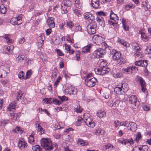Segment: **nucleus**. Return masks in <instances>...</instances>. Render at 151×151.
Segmentation results:
<instances>
[{
	"mask_svg": "<svg viewBox=\"0 0 151 151\" xmlns=\"http://www.w3.org/2000/svg\"><path fill=\"white\" fill-rule=\"evenodd\" d=\"M41 145L46 150H49L53 149L52 142L50 139L42 138L41 141Z\"/></svg>",
	"mask_w": 151,
	"mask_h": 151,
	"instance_id": "obj_1",
	"label": "nucleus"
},
{
	"mask_svg": "<svg viewBox=\"0 0 151 151\" xmlns=\"http://www.w3.org/2000/svg\"><path fill=\"white\" fill-rule=\"evenodd\" d=\"M105 45V44H104ZM106 45H105V49L101 48H99L95 51L94 52V55L97 58H99L102 57L106 53V52L108 50H109L111 48V47L107 45L106 44Z\"/></svg>",
	"mask_w": 151,
	"mask_h": 151,
	"instance_id": "obj_2",
	"label": "nucleus"
},
{
	"mask_svg": "<svg viewBox=\"0 0 151 151\" xmlns=\"http://www.w3.org/2000/svg\"><path fill=\"white\" fill-rule=\"evenodd\" d=\"M97 17L96 18L97 22L99 25L103 27L105 26L104 21L102 16L105 17L106 16V13L101 11L98 12L96 13Z\"/></svg>",
	"mask_w": 151,
	"mask_h": 151,
	"instance_id": "obj_3",
	"label": "nucleus"
},
{
	"mask_svg": "<svg viewBox=\"0 0 151 151\" xmlns=\"http://www.w3.org/2000/svg\"><path fill=\"white\" fill-rule=\"evenodd\" d=\"M129 99V101L132 107L134 109L137 108L140 104V103L137 100L136 96L135 95H132Z\"/></svg>",
	"mask_w": 151,
	"mask_h": 151,
	"instance_id": "obj_4",
	"label": "nucleus"
},
{
	"mask_svg": "<svg viewBox=\"0 0 151 151\" xmlns=\"http://www.w3.org/2000/svg\"><path fill=\"white\" fill-rule=\"evenodd\" d=\"M127 86L124 84H122L121 88L116 87L114 89V91L118 95L122 94L125 93V92L127 91Z\"/></svg>",
	"mask_w": 151,
	"mask_h": 151,
	"instance_id": "obj_5",
	"label": "nucleus"
},
{
	"mask_svg": "<svg viewBox=\"0 0 151 151\" xmlns=\"http://www.w3.org/2000/svg\"><path fill=\"white\" fill-rule=\"evenodd\" d=\"M22 15L20 14L17 17L12 18L10 20V22L14 25L20 24L22 22Z\"/></svg>",
	"mask_w": 151,
	"mask_h": 151,
	"instance_id": "obj_6",
	"label": "nucleus"
},
{
	"mask_svg": "<svg viewBox=\"0 0 151 151\" xmlns=\"http://www.w3.org/2000/svg\"><path fill=\"white\" fill-rule=\"evenodd\" d=\"M97 24L95 23H91L87 26V30L88 33L90 35H93L96 33Z\"/></svg>",
	"mask_w": 151,
	"mask_h": 151,
	"instance_id": "obj_7",
	"label": "nucleus"
},
{
	"mask_svg": "<svg viewBox=\"0 0 151 151\" xmlns=\"http://www.w3.org/2000/svg\"><path fill=\"white\" fill-rule=\"evenodd\" d=\"M96 79L94 77L91 79L86 78L85 81L86 85L88 87L94 86L97 82Z\"/></svg>",
	"mask_w": 151,
	"mask_h": 151,
	"instance_id": "obj_8",
	"label": "nucleus"
},
{
	"mask_svg": "<svg viewBox=\"0 0 151 151\" xmlns=\"http://www.w3.org/2000/svg\"><path fill=\"white\" fill-rule=\"evenodd\" d=\"M64 91L65 94H75L77 92V89L72 86L69 85L65 89Z\"/></svg>",
	"mask_w": 151,
	"mask_h": 151,
	"instance_id": "obj_9",
	"label": "nucleus"
},
{
	"mask_svg": "<svg viewBox=\"0 0 151 151\" xmlns=\"http://www.w3.org/2000/svg\"><path fill=\"white\" fill-rule=\"evenodd\" d=\"M93 41L98 45H100L103 42V38L100 36L94 35L92 37Z\"/></svg>",
	"mask_w": 151,
	"mask_h": 151,
	"instance_id": "obj_10",
	"label": "nucleus"
},
{
	"mask_svg": "<svg viewBox=\"0 0 151 151\" xmlns=\"http://www.w3.org/2000/svg\"><path fill=\"white\" fill-rule=\"evenodd\" d=\"M83 15L85 19H87L90 22H93L95 20L94 15L90 12H86Z\"/></svg>",
	"mask_w": 151,
	"mask_h": 151,
	"instance_id": "obj_11",
	"label": "nucleus"
},
{
	"mask_svg": "<svg viewBox=\"0 0 151 151\" xmlns=\"http://www.w3.org/2000/svg\"><path fill=\"white\" fill-rule=\"evenodd\" d=\"M18 147L20 148L24 149L27 146V142L23 138H19L18 143Z\"/></svg>",
	"mask_w": 151,
	"mask_h": 151,
	"instance_id": "obj_12",
	"label": "nucleus"
},
{
	"mask_svg": "<svg viewBox=\"0 0 151 151\" xmlns=\"http://www.w3.org/2000/svg\"><path fill=\"white\" fill-rule=\"evenodd\" d=\"M134 64L136 65L144 67H146L148 65L147 61L146 60L136 61L135 62Z\"/></svg>",
	"mask_w": 151,
	"mask_h": 151,
	"instance_id": "obj_13",
	"label": "nucleus"
},
{
	"mask_svg": "<svg viewBox=\"0 0 151 151\" xmlns=\"http://www.w3.org/2000/svg\"><path fill=\"white\" fill-rule=\"evenodd\" d=\"M46 22L50 28H53L55 27V23L53 17H49L47 19Z\"/></svg>",
	"mask_w": 151,
	"mask_h": 151,
	"instance_id": "obj_14",
	"label": "nucleus"
},
{
	"mask_svg": "<svg viewBox=\"0 0 151 151\" xmlns=\"http://www.w3.org/2000/svg\"><path fill=\"white\" fill-rule=\"evenodd\" d=\"M86 121H84L88 127L93 128L95 126L94 122H93L90 118H85Z\"/></svg>",
	"mask_w": 151,
	"mask_h": 151,
	"instance_id": "obj_15",
	"label": "nucleus"
},
{
	"mask_svg": "<svg viewBox=\"0 0 151 151\" xmlns=\"http://www.w3.org/2000/svg\"><path fill=\"white\" fill-rule=\"evenodd\" d=\"M139 81L140 84L141 85L142 88V91L145 92L146 90V85L145 81L141 77L139 78Z\"/></svg>",
	"mask_w": 151,
	"mask_h": 151,
	"instance_id": "obj_16",
	"label": "nucleus"
},
{
	"mask_svg": "<svg viewBox=\"0 0 151 151\" xmlns=\"http://www.w3.org/2000/svg\"><path fill=\"white\" fill-rule=\"evenodd\" d=\"M38 46L42 47L44 41L45 40V37L44 34H41L40 36H38Z\"/></svg>",
	"mask_w": 151,
	"mask_h": 151,
	"instance_id": "obj_17",
	"label": "nucleus"
},
{
	"mask_svg": "<svg viewBox=\"0 0 151 151\" xmlns=\"http://www.w3.org/2000/svg\"><path fill=\"white\" fill-rule=\"evenodd\" d=\"M91 5L93 8H98L99 6V0H91Z\"/></svg>",
	"mask_w": 151,
	"mask_h": 151,
	"instance_id": "obj_18",
	"label": "nucleus"
},
{
	"mask_svg": "<svg viewBox=\"0 0 151 151\" xmlns=\"http://www.w3.org/2000/svg\"><path fill=\"white\" fill-rule=\"evenodd\" d=\"M99 68H100L106 67V60L103 59L99 60L98 62Z\"/></svg>",
	"mask_w": 151,
	"mask_h": 151,
	"instance_id": "obj_19",
	"label": "nucleus"
},
{
	"mask_svg": "<svg viewBox=\"0 0 151 151\" xmlns=\"http://www.w3.org/2000/svg\"><path fill=\"white\" fill-rule=\"evenodd\" d=\"M98 117L100 118H102L106 116V112L103 110H98L96 113Z\"/></svg>",
	"mask_w": 151,
	"mask_h": 151,
	"instance_id": "obj_20",
	"label": "nucleus"
},
{
	"mask_svg": "<svg viewBox=\"0 0 151 151\" xmlns=\"http://www.w3.org/2000/svg\"><path fill=\"white\" fill-rule=\"evenodd\" d=\"M129 127H130V130L133 132L135 131L137 128L136 123L133 122H131L130 123Z\"/></svg>",
	"mask_w": 151,
	"mask_h": 151,
	"instance_id": "obj_21",
	"label": "nucleus"
},
{
	"mask_svg": "<svg viewBox=\"0 0 151 151\" xmlns=\"http://www.w3.org/2000/svg\"><path fill=\"white\" fill-rule=\"evenodd\" d=\"M110 17L111 19L115 22L119 19L117 15L114 14L112 11L111 12Z\"/></svg>",
	"mask_w": 151,
	"mask_h": 151,
	"instance_id": "obj_22",
	"label": "nucleus"
},
{
	"mask_svg": "<svg viewBox=\"0 0 151 151\" xmlns=\"http://www.w3.org/2000/svg\"><path fill=\"white\" fill-rule=\"evenodd\" d=\"M121 56V53L119 52H117L115 54L112 56V59L113 60H118L119 59Z\"/></svg>",
	"mask_w": 151,
	"mask_h": 151,
	"instance_id": "obj_23",
	"label": "nucleus"
},
{
	"mask_svg": "<svg viewBox=\"0 0 151 151\" xmlns=\"http://www.w3.org/2000/svg\"><path fill=\"white\" fill-rule=\"evenodd\" d=\"M75 5L76 7L80 9L82 6L83 4L82 0H76L75 2Z\"/></svg>",
	"mask_w": 151,
	"mask_h": 151,
	"instance_id": "obj_24",
	"label": "nucleus"
},
{
	"mask_svg": "<svg viewBox=\"0 0 151 151\" xmlns=\"http://www.w3.org/2000/svg\"><path fill=\"white\" fill-rule=\"evenodd\" d=\"M63 5L67 6L68 9H70L71 3L69 0H64L62 4Z\"/></svg>",
	"mask_w": 151,
	"mask_h": 151,
	"instance_id": "obj_25",
	"label": "nucleus"
},
{
	"mask_svg": "<svg viewBox=\"0 0 151 151\" xmlns=\"http://www.w3.org/2000/svg\"><path fill=\"white\" fill-rule=\"evenodd\" d=\"M91 47V45L89 44L86 46H85L84 47L82 48V50L83 52H89L90 49Z\"/></svg>",
	"mask_w": 151,
	"mask_h": 151,
	"instance_id": "obj_26",
	"label": "nucleus"
},
{
	"mask_svg": "<svg viewBox=\"0 0 151 151\" xmlns=\"http://www.w3.org/2000/svg\"><path fill=\"white\" fill-rule=\"evenodd\" d=\"M77 144L81 146H85L88 145V143L87 142H85L82 139H79L77 142Z\"/></svg>",
	"mask_w": 151,
	"mask_h": 151,
	"instance_id": "obj_27",
	"label": "nucleus"
},
{
	"mask_svg": "<svg viewBox=\"0 0 151 151\" xmlns=\"http://www.w3.org/2000/svg\"><path fill=\"white\" fill-rule=\"evenodd\" d=\"M16 103V102L14 101L12 102L10 104L8 107H7V109L10 111L12 109H14L15 107V104Z\"/></svg>",
	"mask_w": 151,
	"mask_h": 151,
	"instance_id": "obj_28",
	"label": "nucleus"
},
{
	"mask_svg": "<svg viewBox=\"0 0 151 151\" xmlns=\"http://www.w3.org/2000/svg\"><path fill=\"white\" fill-rule=\"evenodd\" d=\"M23 92L21 90H19L17 92L16 100H15L16 102L19 101V99H21V97L23 95Z\"/></svg>",
	"mask_w": 151,
	"mask_h": 151,
	"instance_id": "obj_29",
	"label": "nucleus"
},
{
	"mask_svg": "<svg viewBox=\"0 0 151 151\" xmlns=\"http://www.w3.org/2000/svg\"><path fill=\"white\" fill-rule=\"evenodd\" d=\"M61 9L62 10V14H65L67 13L68 10L70 9H68L67 6H65L62 4L61 5Z\"/></svg>",
	"mask_w": 151,
	"mask_h": 151,
	"instance_id": "obj_30",
	"label": "nucleus"
},
{
	"mask_svg": "<svg viewBox=\"0 0 151 151\" xmlns=\"http://www.w3.org/2000/svg\"><path fill=\"white\" fill-rule=\"evenodd\" d=\"M101 69L102 75L108 73L110 70V69L108 68H107L106 67H103V68H102Z\"/></svg>",
	"mask_w": 151,
	"mask_h": 151,
	"instance_id": "obj_31",
	"label": "nucleus"
},
{
	"mask_svg": "<svg viewBox=\"0 0 151 151\" xmlns=\"http://www.w3.org/2000/svg\"><path fill=\"white\" fill-rule=\"evenodd\" d=\"M118 42L126 47H128L129 46V44L128 43H127V42L123 40L119 39L118 40Z\"/></svg>",
	"mask_w": 151,
	"mask_h": 151,
	"instance_id": "obj_32",
	"label": "nucleus"
},
{
	"mask_svg": "<svg viewBox=\"0 0 151 151\" xmlns=\"http://www.w3.org/2000/svg\"><path fill=\"white\" fill-rule=\"evenodd\" d=\"M6 12V8L3 5H0V12L1 14H4Z\"/></svg>",
	"mask_w": 151,
	"mask_h": 151,
	"instance_id": "obj_33",
	"label": "nucleus"
},
{
	"mask_svg": "<svg viewBox=\"0 0 151 151\" xmlns=\"http://www.w3.org/2000/svg\"><path fill=\"white\" fill-rule=\"evenodd\" d=\"M58 71L56 69H54L52 72L51 78L52 79H55L57 75Z\"/></svg>",
	"mask_w": 151,
	"mask_h": 151,
	"instance_id": "obj_34",
	"label": "nucleus"
},
{
	"mask_svg": "<svg viewBox=\"0 0 151 151\" xmlns=\"http://www.w3.org/2000/svg\"><path fill=\"white\" fill-rule=\"evenodd\" d=\"M14 46L12 45H11L9 46H8L7 47H6V48L5 49L6 51H7L6 52V53H8L9 52H10V51L12 50L13 49Z\"/></svg>",
	"mask_w": 151,
	"mask_h": 151,
	"instance_id": "obj_35",
	"label": "nucleus"
},
{
	"mask_svg": "<svg viewBox=\"0 0 151 151\" xmlns=\"http://www.w3.org/2000/svg\"><path fill=\"white\" fill-rule=\"evenodd\" d=\"M120 103L118 99L116 100L115 101L113 102L112 104H110V106H112L114 107H117Z\"/></svg>",
	"mask_w": 151,
	"mask_h": 151,
	"instance_id": "obj_36",
	"label": "nucleus"
},
{
	"mask_svg": "<svg viewBox=\"0 0 151 151\" xmlns=\"http://www.w3.org/2000/svg\"><path fill=\"white\" fill-rule=\"evenodd\" d=\"M24 56L23 55H20L16 58V60L18 62H22L24 59Z\"/></svg>",
	"mask_w": 151,
	"mask_h": 151,
	"instance_id": "obj_37",
	"label": "nucleus"
},
{
	"mask_svg": "<svg viewBox=\"0 0 151 151\" xmlns=\"http://www.w3.org/2000/svg\"><path fill=\"white\" fill-rule=\"evenodd\" d=\"M32 74V70H28L26 73V76L25 78V79H27L29 78Z\"/></svg>",
	"mask_w": 151,
	"mask_h": 151,
	"instance_id": "obj_38",
	"label": "nucleus"
},
{
	"mask_svg": "<svg viewBox=\"0 0 151 151\" xmlns=\"http://www.w3.org/2000/svg\"><path fill=\"white\" fill-rule=\"evenodd\" d=\"M134 56L135 58H142L143 56V55L141 53L138 51H137L134 54Z\"/></svg>",
	"mask_w": 151,
	"mask_h": 151,
	"instance_id": "obj_39",
	"label": "nucleus"
},
{
	"mask_svg": "<svg viewBox=\"0 0 151 151\" xmlns=\"http://www.w3.org/2000/svg\"><path fill=\"white\" fill-rule=\"evenodd\" d=\"M129 68L130 73H133L134 70H138V68L135 66H129Z\"/></svg>",
	"mask_w": 151,
	"mask_h": 151,
	"instance_id": "obj_40",
	"label": "nucleus"
},
{
	"mask_svg": "<svg viewBox=\"0 0 151 151\" xmlns=\"http://www.w3.org/2000/svg\"><path fill=\"white\" fill-rule=\"evenodd\" d=\"M24 75V73L23 71H21L18 75V77L20 79H25Z\"/></svg>",
	"mask_w": 151,
	"mask_h": 151,
	"instance_id": "obj_41",
	"label": "nucleus"
},
{
	"mask_svg": "<svg viewBox=\"0 0 151 151\" xmlns=\"http://www.w3.org/2000/svg\"><path fill=\"white\" fill-rule=\"evenodd\" d=\"M38 132H39V134L40 135H42L45 132V131L39 124H38Z\"/></svg>",
	"mask_w": 151,
	"mask_h": 151,
	"instance_id": "obj_42",
	"label": "nucleus"
},
{
	"mask_svg": "<svg viewBox=\"0 0 151 151\" xmlns=\"http://www.w3.org/2000/svg\"><path fill=\"white\" fill-rule=\"evenodd\" d=\"M28 141L31 144H34V139L33 136L31 135L28 137Z\"/></svg>",
	"mask_w": 151,
	"mask_h": 151,
	"instance_id": "obj_43",
	"label": "nucleus"
},
{
	"mask_svg": "<svg viewBox=\"0 0 151 151\" xmlns=\"http://www.w3.org/2000/svg\"><path fill=\"white\" fill-rule=\"evenodd\" d=\"M110 93L109 91L105 92L103 94V96L104 98L108 99L109 97Z\"/></svg>",
	"mask_w": 151,
	"mask_h": 151,
	"instance_id": "obj_44",
	"label": "nucleus"
},
{
	"mask_svg": "<svg viewBox=\"0 0 151 151\" xmlns=\"http://www.w3.org/2000/svg\"><path fill=\"white\" fill-rule=\"evenodd\" d=\"M52 102L54 104H57L58 105H60L62 102L56 99H53Z\"/></svg>",
	"mask_w": 151,
	"mask_h": 151,
	"instance_id": "obj_45",
	"label": "nucleus"
},
{
	"mask_svg": "<svg viewBox=\"0 0 151 151\" xmlns=\"http://www.w3.org/2000/svg\"><path fill=\"white\" fill-rule=\"evenodd\" d=\"M122 76V73L120 72L117 73L113 74V76L115 78H120Z\"/></svg>",
	"mask_w": 151,
	"mask_h": 151,
	"instance_id": "obj_46",
	"label": "nucleus"
},
{
	"mask_svg": "<svg viewBox=\"0 0 151 151\" xmlns=\"http://www.w3.org/2000/svg\"><path fill=\"white\" fill-rule=\"evenodd\" d=\"M40 58L41 59L42 61L44 62L46 60V57L45 54L44 53H41L40 54Z\"/></svg>",
	"mask_w": 151,
	"mask_h": 151,
	"instance_id": "obj_47",
	"label": "nucleus"
},
{
	"mask_svg": "<svg viewBox=\"0 0 151 151\" xmlns=\"http://www.w3.org/2000/svg\"><path fill=\"white\" fill-rule=\"evenodd\" d=\"M66 26L71 29L74 26V24L72 22H68L66 23Z\"/></svg>",
	"mask_w": 151,
	"mask_h": 151,
	"instance_id": "obj_48",
	"label": "nucleus"
},
{
	"mask_svg": "<svg viewBox=\"0 0 151 151\" xmlns=\"http://www.w3.org/2000/svg\"><path fill=\"white\" fill-rule=\"evenodd\" d=\"M118 142L121 144H124V145H126L127 143L129 142L128 139H123V140H119Z\"/></svg>",
	"mask_w": 151,
	"mask_h": 151,
	"instance_id": "obj_49",
	"label": "nucleus"
},
{
	"mask_svg": "<svg viewBox=\"0 0 151 151\" xmlns=\"http://www.w3.org/2000/svg\"><path fill=\"white\" fill-rule=\"evenodd\" d=\"M13 131L17 133H22V130L18 127H16Z\"/></svg>",
	"mask_w": 151,
	"mask_h": 151,
	"instance_id": "obj_50",
	"label": "nucleus"
},
{
	"mask_svg": "<svg viewBox=\"0 0 151 151\" xmlns=\"http://www.w3.org/2000/svg\"><path fill=\"white\" fill-rule=\"evenodd\" d=\"M141 137L140 133L138 132L137 134L136 135V137L135 138V140L137 142Z\"/></svg>",
	"mask_w": 151,
	"mask_h": 151,
	"instance_id": "obj_51",
	"label": "nucleus"
},
{
	"mask_svg": "<svg viewBox=\"0 0 151 151\" xmlns=\"http://www.w3.org/2000/svg\"><path fill=\"white\" fill-rule=\"evenodd\" d=\"M95 72L97 74L102 75L101 69L99 68H96L95 70Z\"/></svg>",
	"mask_w": 151,
	"mask_h": 151,
	"instance_id": "obj_52",
	"label": "nucleus"
},
{
	"mask_svg": "<svg viewBox=\"0 0 151 151\" xmlns=\"http://www.w3.org/2000/svg\"><path fill=\"white\" fill-rule=\"evenodd\" d=\"M65 52L66 53L69 52V50H70V46L67 45V44H65Z\"/></svg>",
	"mask_w": 151,
	"mask_h": 151,
	"instance_id": "obj_53",
	"label": "nucleus"
},
{
	"mask_svg": "<svg viewBox=\"0 0 151 151\" xmlns=\"http://www.w3.org/2000/svg\"><path fill=\"white\" fill-rule=\"evenodd\" d=\"M118 62L120 64H124L126 62V60L124 58H120L118 59Z\"/></svg>",
	"mask_w": 151,
	"mask_h": 151,
	"instance_id": "obj_54",
	"label": "nucleus"
},
{
	"mask_svg": "<svg viewBox=\"0 0 151 151\" xmlns=\"http://www.w3.org/2000/svg\"><path fill=\"white\" fill-rule=\"evenodd\" d=\"M82 110V109L81 108L79 105L77 106V108L75 109V111L77 113H80Z\"/></svg>",
	"mask_w": 151,
	"mask_h": 151,
	"instance_id": "obj_55",
	"label": "nucleus"
},
{
	"mask_svg": "<svg viewBox=\"0 0 151 151\" xmlns=\"http://www.w3.org/2000/svg\"><path fill=\"white\" fill-rule=\"evenodd\" d=\"M82 28L81 26H80L79 25H78V26H76V27L75 29V32L78 31L82 32Z\"/></svg>",
	"mask_w": 151,
	"mask_h": 151,
	"instance_id": "obj_56",
	"label": "nucleus"
},
{
	"mask_svg": "<svg viewBox=\"0 0 151 151\" xmlns=\"http://www.w3.org/2000/svg\"><path fill=\"white\" fill-rule=\"evenodd\" d=\"M148 147L147 145H144L141 147V151H147L148 150Z\"/></svg>",
	"mask_w": 151,
	"mask_h": 151,
	"instance_id": "obj_57",
	"label": "nucleus"
},
{
	"mask_svg": "<svg viewBox=\"0 0 151 151\" xmlns=\"http://www.w3.org/2000/svg\"><path fill=\"white\" fill-rule=\"evenodd\" d=\"M111 145L110 144H108L106 145H104L103 147V149H104L105 150H106L107 149H109L111 147Z\"/></svg>",
	"mask_w": 151,
	"mask_h": 151,
	"instance_id": "obj_58",
	"label": "nucleus"
},
{
	"mask_svg": "<svg viewBox=\"0 0 151 151\" xmlns=\"http://www.w3.org/2000/svg\"><path fill=\"white\" fill-rule=\"evenodd\" d=\"M56 51L58 54L60 56H62L64 55V54L59 49H56Z\"/></svg>",
	"mask_w": 151,
	"mask_h": 151,
	"instance_id": "obj_59",
	"label": "nucleus"
},
{
	"mask_svg": "<svg viewBox=\"0 0 151 151\" xmlns=\"http://www.w3.org/2000/svg\"><path fill=\"white\" fill-rule=\"evenodd\" d=\"M52 99V98H46L44 99V101L45 102H46V103L47 104H51L52 103V101L51 102V101Z\"/></svg>",
	"mask_w": 151,
	"mask_h": 151,
	"instance_id": "obj_60",
	"label": "nucleus"
},
{
	"mask_svg": "<svg viewBox=\"0 0 151 151\" xmlns=\"http://www.w3.org/2000/svg\"><path fill=\"white\" fill-rule=\"evenodd\" d=\"M141 147H139L138 146H136L134 147L132 151H141Z\"/></svg>",
	"mask_w": 151,
	"mask_h": 151,
	"instance_id": "obj_61",
	"label": "nucleus"
},
{
	"mask_svg": "<svg viewBox=\"0 0 151 151\" xmlns=\"http://www.w3.org/2000/svg\"><path fill=\"white\" fill-rule=\"evenodd\" d=\"M80 52L78 50L77 51V52L76 53V60H79L80 58Z\"/></svg>",
	"mask_w": 151,
	"mask_h": 151,
	"instance_id": "obj_62",
	"label": "nucleus"
},
{
	"mask_svg": "<svg viewBox=\"0 0 151 151\" xmlns=\"http://www.w3.org/2000/svg\"><path fill=\"white\" fill-rule=\"evenodd\" d=\"M80 11H79L78 9H76L74 10V12L75 14L79 17L81 16V15L80 12Z\"/></svg>",
	"mask_w": 151,
	"mask_h": 151,
	"instance_id": "obj_63",
	"label": "nucleus"
},
{
	"mask_svg": "<svg viewBox=\"0 0 151 151\" xmlns=\"http://www.w3.org/2000/svg\"><path fill=\"white\" fill-rule=\"evenodd\" d=\"M111 48L109 50L110 51V53L111 55H114L117 52L114 49H111ZM109 51V50H108Z\"/></svg>",
	"mask_w": 151,
	"mask_h": 151,
	"instance_id": "obj_64",
	"label": "nucleus"
}]
</instances>
